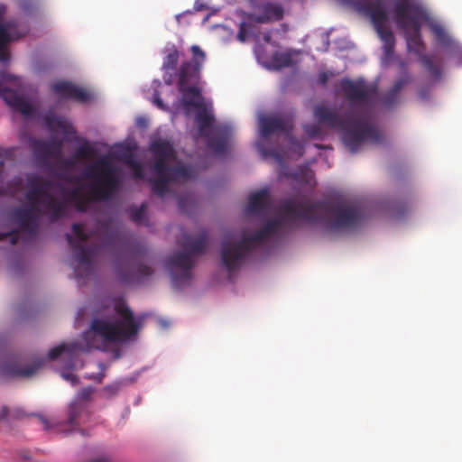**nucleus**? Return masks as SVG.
Instances as JSON below:
<instances>
[{"label":"nucleus","mask_w":462,"mask_h":462,"mask_svg":"<svg viewBox=\"0 0 462 462\" xmlns=\"http://www.w3.org/2000/svg\"><path fill=\"white\" fill-rule=\"evenodd\" d=\"M190 51L192 59L183 61L176 72L178 88L182 93V104L186 108L199 109L195 116L199 134L208 140V146L216 154L222 155L227 151L231 128L223 125H214V116L203 106L201 89L197 85L206 53L198 45H192Z\"/></svg>","instance_id":"1"},{"label":"nucleus","mask_w":462,"mask_h":462,"mask_svg":"<svg viewBox=\"0 0 462 462\" xmlns=\"http://www.w3.org/2000/svg\"><path fill=\"white\" fill-rule=\"evenodd\" d=\"M281 210L288 217L319 224L329 232L355 230L365 218L363 205L346 199L297 202L290 199L281 204Z\"/></svg>","instance_id":"2"},{"label":"nucleus","mask_w":462,"mask_h":462,"mask_svg":"<svg viewBox=\"0 0 462 462\" xmlns=\"http://www.w3.org/2000/svg\"><path fill=\"white\" fill-rule=\"evenodd\" d=\"M27 189L26 204L13 211V219L20 230L35 236L42 217L45 215L55 222L66 215L67 205L50 193L51 182L42 177L28 178Z\"/></svg>","instance_id":"3"},{"label":"nucleus","mask_w":462,"mask_h":462,"mask_svg":"<svg viewBox=\"0 0 462 462\" xmlns=\"http://www.w3.org/2000/svg\"><path fill=\"white\" fill-rule=\"evenodd\" d=\"M84 176L92 181L88 186V194L82 192L79 188L68 192L69 199L79 212H86L93 201L108 199L121 185L116 169L106 157H102L88 165Z\"/></svg>","instance_id":"4"},{"label":"nucleus","mask_w":462,"mask_h":462,"mask_svg":"<svg viewBox=\"0 0 462 462\" xmlns=\"http://www.w3.org/2000/svg\"><path fill=\"white\" fill-rule=\"evenodd\" d=\"M314 116L320 125L332 129L342 130V140L350 152H356L365 141L378 143L382 140L379 130L369 122H362L352 113L340 115L325 105L314 108Z\"/></svg>","instance_id":"5"},{"label":"nucleus","mask_w":462,"mask_h":462,"mask_svg":"<svg viewBox=\"0 0 462 462\" xmlns=\"http://www.w3.org/2000/svg\"><path fill=\"white\" fill-rule=\"evenodd\" d=\"M425 12L413 2H398L395 6L394 22L400 30L405 31L407 47L415 53L425 69L434 77L439 78L441 70L430 55L424 54V44L420 35V22Z\"/></svg>","instance_id":"6"},{"label":"nucleus","mask_w":462,"mask_h":462,"mask_svg":"<svg viewBox=\"0 0 462 462\" xmlns=\"http://www.w3.org/2000/svg\"><path fill=\"white\" fill-rule=\"evenodd\" d=\"M154 163L156 179L151 180L152 190L159 197H163L169 190L171 182L186 181L196 177L193 167L185 165L170 166L176 159L173 146L169 141L155 140L150 145Z\"/></svg>","instance_id":"7"},{"label":"nucleus","mask_w":462,"mask_h":462,"mask_svg":"<svg viewBox=\"0 0 462 462\" xmlns=\"http://www.w3.org/2000/svg\"><path fill=\"white\" fill-rule=\"evenodd\" d=\"M112 301L113 312L118 316V319L114 316L95 318L91 321V332L106 342L127 341L138 333L143 318H135L123 298H114Z\"/></svg>","instance_id":"8"},{"label":"nucleus","mask_w":462,"mask_h":462,"mask_svg":"<svg viewBox=\"0 0 462 462\" xmlns=\"http://www.w3.org/2000/svg\"><path fill=\"white\" fill-rule=\"evenodd\" d=\"M284 225L283 218L269 220L261 229L251 236L243 234L235 241L233 234H226L222 241L221 260L231 278L232 273L238 270L245 256L257 245L275 235Z\"/></svg>","instance_id":"9"},{"label":"nucleus","mask_w":462,"mask_h":462,"mask_svg":"<svg viewBox=\"0 0 462 462\" xmlns=\"http://www.w3.org/2000/svg\"><path fill=\"white\" fill-rule=\"evenodd\" d=\"M284 225L283 218L269 220L261 229L251 236L243 234L235 241L233 234H226L222 241L221 260L231 278L232 273L238 270L245 256L257 245L275 235Z\"/></svg>","instance_id":"10"},{"label":"nucleus","mask_w":462,"mask_h":462,"mask_svg":"<svg viewBox=\"0 0 462 462\" xmlns=\"http://www.w3.org/2000/svg\"><path fill=\"white\" fill-rule=\"evenodd\" d=\"M180 245L184 252H176L167 258L166 265L170 271L172 286L180 289L191 280V270L195 265L194 255L203 254L208 246V234L202 231L196 236L185 234Z\"/></svg>","instance_id":"11"},{"label":"nucleus","mask_w":462,"mask_h":462,"mask_svg":"<svg viewBox=\"0 0 462 462\" xmlns=\"http://www.w3.org/2000/svg\"><path fill=\"white\" fill-rule=\"evenodd\" d=\"M338 87L339 92L349 103V113H352L357 120L367 122L366 110L377 96V87L362 78L356 79L344 78L339 81Z\"/></svg>","instance_id":"12"},{"label":"nucleus","mask_w":462,"mask_h":462,"mask_svg":"<svg viewBox=\"0 0 462 462\" xmlns=\"http://www.w3.org/2000/svg\"><path fill=\"white\" fill-rule=\"evenodd\" d=\"M72 231L77 240L71 235L66 234V239L73 250V257L78 263L74 268L77 279L88 278L94 271L93 259L97 253L96 245L85 246L88 235L84 231L81 224H73Z\"/></svg>","instance_id":"13"},{"label":"nucleus","mask_w":462,"mask_h":462,"mask_svg":"<svg viewBox=\"0 0 462 462\" xmlns=\"http://www.w3.org/2000/svg\"><path fill=\"white\" fill-rule=\"evenodd\" d=\"M351 4L365 17L368 18L377 34L391 31L390 18L394 20L395 6L398 2H343Z\"/></svg>","instance_id":"14"},{"label":"nucleus","mask_w":462,"mask_h":462,"mask_svg":"<svg viewBox=\"0 0 462 462\" xmlns=\"http://www.w3.org/2000/svg\"><path fill=\"white\" fill-rule=\"evenodd\" d=\"M254 3L258 4L259 2ZM260 3L262 4L261 5L255 6L257 11L248 14L246 22H243L240 24L237 39L241 42H244L246 40L253 23H265L271 21H279L283 17V9L281 5L273 4V2Z\"/></svg>","instance_id":"15"},{"label":"nucleus","mask_w":462,"mask_h":462,"mask_svg":"<svg viewBox=\"0 0 462 462\" xmlns=\"http://www.w3.org/2000/svg\"><path fill=\"white\" fill-rule=\"evenodd\" d=\"M5 10V5H0V61L3 63L8 62L10 60L6 45L14 40L25 36L29 31L28 26L18 29V23L14 19L4 21Z\"/></svg>","instance_id":"16"},{"label":"nucleus","mask_w":462,"mask_h":462,"mask_svg":"<svg viewBox=\"0 0 462 462\" xmlns=\"http://www.w3.org/2000/svg\"><path fill=\"white\" fill-rule=\"evenodd\" d=\"M14 79L15 77L5 71H0V97L14 110L25 116H31L34 113L33 106L14 90L4 86L5 83L11 82Z\"/></svg>","instance_id":"17"},{"label":"nucleus","mask_w":462,"mask_h":462,"mask_svg":"<svg viewBox=\"0 0 462 462\" xmlns=\"http://www.w3.org/2000/svg\"><path fill=\"white\" fill-rule=\"evenodd\" d=\"M259 125L263 138L274 134H289L292 130L291 120L281 115L263 116L259 118Z\"/></svg>","instance_id":"18"},{"label":"nucleus","mask_w":462,"mask_h":462,"mask_svg":"<svg viewBox=\"0 0 462 462\" xmlns=\"http://www.w3.org/2000/svg\"><path fill=\"white\" fill-rule=\"evenodd\" d=\"M51 90L62 98L79 103H87L92 98L88 90L69 81H58L52 84Z\"/></svg>","instance_id":"19"},{"label":"nucleus","mask_w":462,"mask_h":462,"mask_svg":"<svg viewBox=\"0 0 462 462\" xmlns=\"http://www.w3.org/2000/svg\"><path fill=\"white\" fill-rule=\"evenodd\" d=\"M40 366V363L20 366L16 361H10L0 365V374L10 377H30L37 372Z\"/></svg>","instance_id":"20"},{"label":"nucleus","mask_w":462,"mask_h":462,"mask_svg":"<svg viewBox=\"0 0 462 462\" xmlns=\"http://www.w3.org/2000/svg\"><path fill=\"white\" fill-rule=\"evenodd\" d=\"M269 207V194L267 189H261L252 193L248 198L245 211L248 214H263Z\"/></svg>","instance_id":"21"},{"label":"nucleus","mask_w":462,"mask_h":462,"mask_svg":"<svg viewBox=\"0 0 462 462\" xmlns=\"http://www.w3.org/2000/svg\"><path fill=\"white\" fill-rule=\"evenodd\" d=\"M30 148L37 161L43 164H46L51 159H55L47 141L32 138Z\"/></svg>","instance_id":"22"},{"label":"nucleus","mask_w":462,"mask_h":462,"mask_svg":"<svg viewBox=\"0 0 462 462\" xmlns=\"http://www.w3.org/2000/svg\"><path fill=\"white\" fill-rule=\"evenodd\" d=\"M83 346L79 343L66 344L62 343L53 348L48 353V358L50 360H55L62 354H66L69 358H73L78 351L82 350Z\"/></svg>","instance_id":"23"},{"label":"nucleus","mask_w":462,"mask_h":462,"mask_svg":"<svg viewBox=\"0 0 462 462\" xmlns=\"http://www.w3.org/2000/svg\"><path fill=\"white\" fill-rule=\"evenodd\" d=\"M88 411L86 403H82L79 401H72L69 406L68 419L66 424L74 428L79 424L80 416Z\"/></svg>","instance_id":"24"},{"label":"nucleus","mask_w":462,"mask_h":462,"mask_svg":"<svg viewBox=\"0 0 462 462\" xmlns=\"http://www.w3.org/2000/svg\"><path fill=\"white\" fill-rule=\"evenodd\" d=\"M45 123L51 130H60L65 134L76 133L74 127L69 123L61 117L56 116L55 115H47L45 116Z\"/></svg>","instance_id":"25"},{"label":"nucleus","mask_w":462,"mask_h":462,"mask_svg":"<svg viewBox=\"0 0 462 462\" xmlns=\"http://www.w3.org/2000/svg\"><path fill=\"white\" fill-rule=\"evenodd\" d=\"M429 27L434 34L436 41L443 45L448 46L450 43V37L447 33L445 28L436 21H430Z\"/></svg>","instance_id":"26"},{"label":"nucleus","mask_w":462,"mask_h":462,"mask_svg":"<svg viewBox=\"0 0 462 462\" xmlns=\"http://www.w3.org/2000/svg\"><path fill=\"white\" fill-rule=\"evenodd\" d=\"M272 63L277 69L291 67L293 65L292 55L289 51H275L272 57Z\"/></svg>","instance_id":"27"},{"label":"nucleus","mask_w":462,"mask_h":462,"mask_svg":"<svg viewBox=\"0 0 462 462\" xmlns=\"http://www.w3.org/2000/svg\"><path fill=\"white\" fill-rule=\"evenodd\" d=\"M379 38L383 42V53L387 58H390L393 54L394 46H395V38L392 31L382 32V33L378 34Z\"/></svg>","instance_id":"28"},{"label":"nucleus","mask_w":462,"mask_h":462,"mask_svg":"<svg viewBox=\"0 0 462 462\" xmlns=\"http://www.w3.org/2000/svg\"><path fill=\"white\" fill-rule=\"evenodd\" d=\"M180 54L176 48H173L164 58L162 69L165 71L174 70L179 61Z\"/></svg>","instance_id":"29"},{"label":"nucleus","mask_w":462,"mask_h":462,"mask_svg":"<svg viewBox=\"0 0 462 462\" xmlns=\"http://www.w3.org/2000/svg\"><path fill=\"white\" fill-rule=\"evenodd\" d=\"M93 154H94L93 147L90 145V143L87 140H85L84 143L79 145L76 149L74 156L77 159H79V158L85 159V158L91 157Z\"/></svg>","instance_id":"30"},{"label":"nucleus","mask_w":462,"mask_h":462,"mask_svg":"<svg viewBox=\"0 0 462 462\" xmlns=\"http://www.w3.org/2000/svg\"><path fill=\"white\" fill-rule=\"evenodd\" d=\"M126 163L133 170V174L135 179L141 180L144 178V170L143 165L139 162L134 160L133 158H129L126 161Z\"/></svg>","instance_id":"31"},{"label":"nucleus","mask_w":462,"mask_h":462,"mask_svg":"<svg viewBox=\"0 0 462 462\" xmlns=\"http://www.w3.org/2000/svg\"><path fill=\"white\" fill-rule=\"evenodd\" d=\"M399 102V94L394 93L391 89L383 96V104L384 106L391 107Z\"/></svg>","instance_id":"32"},{"label":"nucleus","mask_w":462,"mask_h":462,"mask_svg":"<svg viewBox=\"0 0 462 462\" xmlns=\"http://www.w3.org/2000/svg\"><path fill=\"white\" fill-rule=\"evenodd\" d=\"M94 393V388L86 387L81 389L73 401H79L82 403H86L91 399V395Z\"/></svg>","instance_id":"33"},{"label":"nucleus","mask_w":462,"mask_h":462,"mask_svg":"<svg viewBox=\"0 0 462 462\" xmlns=\"http://www.w3.org/2000/svg\"><path fill=\"white\" fill-rule=\"evenodd\" d=\"M47 142L50 144L55 159H60L61 157V150L63 145L62 141L58 139H51Z\"/></svg>","instance_id":"34"},{"label":"nucleus","mask_w":462,"mask_h":462,"mask_svg":"<svg viewBox=\"0 0 462 462\" xmlns=\"http://www.w3.org/2000/svg\"><path fill=\"white\" fill-rule=\"evenodd\" d=\"M304 131L312 138L319 137L322 134V129L319 125H306L304 126Z\"/></svg>","instance_id":"35"},{"label":"nucleus","mask_w":462,"mask_h":462,"mask_svg":"<svg viewBox=\"0 0 462 462\" xmlns=\"http://www.w3.org/2000/svg\"><path fill=\"white\" fill-rule=\"evenodd\" d=\"M411 81V76L410 75H405L402 78H400L399 79H397L393 88H391L392 91H393L394 93H397L399 94L400 91L402 90V88Z\"/></svg>","instance_id":"36"},{"label":"nucleus","mask_w":462,"mask_h":462,"mask_svg":"<svg viewBox=\"0 0 462 462\" xmlns=\"http://www.w3.org/2000/svg\"><path fill=\"white\" fill-rule=\"evenodd\" d=\"M119 390H120V384L117 383L107 384L103 388V392L107 398H111V397H114L115 395H116L118 393Z\"/></svg>","instance_id":"37"},{"label":"nucleus","mask_w":462,"mask_h":462,"mask_svg":"<svg viewBox=\"0 0 462 462\" xmlns=\"http://www.w3.org/2000/svg\"><path fill=\"white\" fill-rule=\"evenodd\" d=\"M145 215V205H142L139 208H134L132 211L131 217L136 223H141L144 218Z\"/></svg>","instance_id":"38"},{"label":"nucleus","mask_w":462,"mask_h":462,"mask_svg":"<svg viewBox=\"0 0 462 462\" xmlns=\"http://www.w3.org/2000/svg\"><path fill=\"white\" fill-rule=\"evenodd\" d=\"M153 273L152 269L145 264H139L137 268V275L140 278H144L152 275Z\"/></svg>","instance_id":"39"},{"label":"nucleus","mask_w":462,"mask_h":462,"mask_svg":"<svg viewBox=\"0 0 462 462\" xmlns=\"http://www.w3.org/2000/svg\"><path fill=\"white\" fill-rule=\"evenodd\" d=\"M61 376L66 381H69L72 386H75L79 383L78 376L71 373H62Z\"/></svg>","instance_id":"40"},{"label":"nucleus","mask_w":462,"mask_h":462,"mask_svg":"<svg viewBox=\"0 0 462 462\" xmlns=\"http://www.w3.org/2000/svg\"><path fill=\"white\" fill-rule=\"evenodd\" d=\"M5 237H9L11 244L12 245H15V244H17L18 238H19L18 237V231L14 230V231H12V232H9V233H6V234L0 235V239L1 238H5Z\"/></svg>","instance_id":"41"},{"label":"nucleus","mask_w":462,"mask_h":462,"mask_svg":"<svg viewBox=\"0 0 462 462\" xmlns=\"http://www.w3.org/2000/svg\"><path fill=\"white\" fill-rule=\"evenodd\" d=\"M77 158L73 155L70 158L61 160L60 163L63 168L71 169L75 166Z\"/></svg>","instance_id":"42"},{"label":"nucleus","mask_w":462,"mask_h":462,"mask_svg":"<svg viewBox=\"0 0 462 462\" xmlns=\"http://www.w3.org/2000/svg\"><path fill=\"white\" fill-rule=\"evenodd\" d=\"M11 149H4L0 147V166H4L5 160L12 155Z\"/></svg>","instance_id":"43"},{"label":"nucleus","mask_w":462,"mask_h":462,"mask_svg":"<svg viewBox=\"0 0 462 462\" xmlns=\"http://www.w3.org/2000/svg\"><path fill=\"white\" fill-rule=\"evenodd\" d=\"M152 102L159 107L163 108L164 105L161 98L160 93L158 90H155L152 94Z\"/></svg>","instance_id":"44"},{"label":"nucleus","mask_w":462,"mask_h":462,"mask_svg":"<svg viewBox=\"0 0 462 462\" xmlns=\"http://www.w3.org/2000/svg\"><path fill=\"white\" fill-rule=\"evenodd\" d=\"M116 272H117V274L119 276V279L123 282H128L130 280H131V275L128 274V273H125L121 267L118 265L116 266Z\"/></svg>","instance_id":"45"},{"label":"nucleus","mask_w":462,"mask_h":462,"mask_svg":"<svg viewBox=\"0 0 462 462\" xmlns=\"http://www.w3.org/2000/svg\"><path fill=\"white\" fill-rule=\"evenodd\" d=\"M88 462H111V459H110V457L108 456L102 455L100 457H97L96 458L91 459Z\"/></svg>","instance_id":"46"},{"label":"nucleus","mask_w":462,"mask_h":462,"mask_svg":"<svg viewBox=\"0 0 462 462\" xmlns=\"http://www.w3.org/2000/svg\"><path fill=\"white\" fill-rule=\"evenodd\" d=\"M328 75L327 72H321L319 74V81L320 84L322 85H326L327 82L328 81Z\"/></svg>","instance_id":"47"},{"label":"nucleus","mask_w":462,"mask_h":462,"mask_svg":"<svg viewBox=\"0 0 462 462\" xmlns=\"http://www.w3.org/2000/svg\"><path fill=\"white\" fill-rule=\"evenodd\" d=\"M37 417L40 419V420L43 424L44 430H49L51 428L50 422L46 418H44L42 415H37Z\"/></svg>","instance_id":"48"},{"label":"nucleus","mask_w":462,"mask_h":462,"mask_svg":"<svg viewBox=\"0 0 462 462\" xmlns=\"http://www.w3.org/2000/svg\"><path fill=\"white\" fill-rule=\"evenodd\" d=\"M262 152H263V154L264 156H267V155H272L273 157H277L278 156L277 152L275 151H273V150H263Z\"/></svg>","instance_id":"49"},{"label":"nucleus","mask_w":462,"mask_h":462,"mask_svg":"<svg viewBox=\"0 0 462 462\" xmlns=\"http://www.w3.org/2000/svg\"><path fill=\"white\" fill-rule=\"evenodd\" d=\"M104 377H105L104 374H98L93 376L92 378L94 380H96L97 383H102Z\"/></svg>","instance_id":"50"},{"label":"nucleus","mask_w":462,"mask_h":462,"mask_svg":"<svg viewBox=\"0 0 462 462\" xmlns=\"http://www.w3.org/2000/svg\"><path fill=\"white\" fill-rule=\"evenodd\" d=\"M164 81L167 85H171L173 83V79L171 75H170L168 78L164 79Z\"/></svg>","instance_id":"51"},{"label":"nucleus","mask_w":462,"mask_h":462,"mask_svg":"<svg viewBox=\"0 0 462 462\" xmlns=\"http://www.w3.org/2000/svg\"><path fill=\"white\" fill-rule=\"evenodd\" d=\"M263 41H264L265 42H270V41H271V35H270V33H265V34L263 35Z\"/></svg>","instance_id":"52"},{"label":"nucleus","mask_w":462,"mask_h":462,"mask_svg":"<svg viewBox=\"0 0 462 462\" xmlns=\"http://www.w3.org/2000/svg\"><path fill=\"white\" fill-rule=\"evenodd\" d=\"M160 323L162 328L168 327V322L166 320H161Z\"/></svg>","instance_id":"53"},{"label":"nucleus","mask_w":462,"mask_h":462,"mask_svg":"<svg viewBox=\"0 0 462 462\" xmlns=\"http://www.w3.org/2000/svg\"><path fill=\"white\" fill-rule=\"evenodd\" d=\"M420 96L421 98H426V93L424 91H420Z\"/></svg>","instance_id":"54"},{"label":"nucleus","mask_w":462,"mask_h":462,"mask_svg":"<svg viewBox=\"0 0 462 462\" xmlns=\"http://www.w3.org/2000/svg\"><path fill=\"white\" fill-rule=\"evenodd\" d=\"M99 367H100L101 369H105V368H106V365H105L103 363H100V364H99Z\"/></svg>","instance_id":"55"},{"label":"nucleus","mask_w":462,"mask_h":462,"mask_svg":"<svg viewBox=\"0 0 462 462\" xmlns=\"http://www.w3.org/2000/svg\"><path fill=\"white\" fill-rule=\"evenodd\" d=\"M197 10H200L202 9V5H199V6L196 7Z\"/></svg>","instance_id":"56"}]
</instances>
